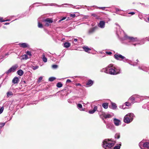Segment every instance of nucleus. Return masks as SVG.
Returning a JSON list of instances; mask_svg holds the SVG:
<instances>
[{
  "label": "nucleus",
  "mask_w": 149,
  "mask_h": 149,
  "mask_svg": "<svg viewBox=\"0 0 149 149\" xmlns=\"http://www.w3.org/2000/svg\"><path fill=\"white\" fill-rule=\"evenodd\" d=\"M101 71L112 75H116L121 72L120 68H115L111 64L109 65L107 67L103 68L101 70Z\"/></svg>",
  "instance_id": "obj_1"
},
{
  "label": "nucleus",
  "mask_w": 149,
  "mask_h": 149,
  "mask_svg": "<svg viewBox=\"0 0 149 149\" xmlns=\"http://www.w3.org/2000/svg\"><path fill=\"white\" fill-rule=\"evenodd\" d=\"M103 147L105 149H112L115 142L111 140L105 139L103 142Z\"/></svg>",
  "instance_id": "obj_2"
},
{
  "label": "nucleus",
  "mask_w": 149,
  "mask_h": 149,
  "mask_svg": "<svg viewBox=\"0 0 149 149\" xmlns=\"http://www.w3.org/2000/svg\"><path fill=\"white\" fill-rule=\"evenodd\" d=\"M134 117V115L133 113H128L124 117V122L127 123H130L132 121Z\"/></svg>",
  "instance_id": "obj_3"
},
{
  "label": "nucleus",
  "mask_w": 149,
  "mask_h": 149,
  "mask_svg": "<svg viewBox=\"0 0 149 149\" xmlns=\"http://www.w3.org/2000/svg\"><path fill=\"white\" fill-rule=\"evenodd\" d=\"M139 146L141 149H149V143L148 142L143 143L141 141L139 143Z\"/></svg>",
  "instance_id": "obj_4"
},
{
  "label": "nucleus",
  "mask_w": 149,
  "mask_h": 149,
  "mask_svg": "<svg viewBox=\"0 0 149 149\" xmlns=\"http://www.w3.org/2000/svg\"><path fill=\"white\" fill-rule=\"evenodd\" d=\"M99 114L100 115V116L101 118H102V117H103L105 118H111L113 116V114H112V115H111V114L106 113L103 112L99 113Z\"/></svg>",
  "instance_id": "obj_5"
},
{
  "label": "nucleus",
  "mask_w": 149,
  "mask_h": 149,
  "mask_svg": "<svg viewBox=\"0 0 149 149\" xmlns=\"http://www.w3.org/2000/svg\"><path fill=\"white\" fill-rule=\"evenodd\" d=\"M125 39L131 42H137L138 43V40L137 38H134L132 37L128 36L126 35H125Z\"/></svg>",
  "instance_id": "obj_6"
},
{
  "label": "nucleus",
  "mask_w": 149,
  "mask_h": 149,
  "mask_svg": "<svg viewBox=\"0 0 149 149\" xmlns=\"http://www.w3.org/2000/svg\"><path fill=\"white\" fill-rule=\"evenodd\" d=\"M18 67V66L17 65H15L13 66L6 72V73L7 74H8L11 72H14Z\"/></svg>",
  "instance_id": "obj_7"
},
{
  "label": "nucleus",
  "mask_w": 149,
  "mask_h": 149,
  "mask_svg": "<svg viewBox=\"0 0 149 149\" xmlns=\"http://www.w3.org/2000/svg\"><path fill=\"white\" fill-rule=\"evenodd\" d=\"M45 25V26H48L49 24L53 22L52 20L48 18L46 19L44 21Z\"/></svg>",
  "instance_id": "obj_8"
},
{
  "label": "nucleus",
  "mask_w": 149,
  "mask_h": 149,
  "mask_svg": "<svg viewBox=\"0 0 149 149\" xmlns=\"http://www.w3.org/2000/svg\"><path fill=\"white\" fill-rule=\"evenodd\" d=\"M115 58L117 59L121 60L123 59H124L125 57L121 55L120 54H116L114 55Z\"/></svg>",
  "instance_id": "obj_9"
},
{
  "label": "nucleus",
  "mask_w": 149,
  "mask_h": 149,
  "mask_svg": "<svg viewBox=\"0 0 149 149\" xmlns=\"http://www.w3.org/2000/svg\"><path fill=\"white\" fill-rule=\"evenodd\" d=\"M113 122L115 125L116 126H118L121 124L120 120L116 118L114 119Z\"/></svg>",
  "instance_id": "obj_10"
},
{
  "label": "nucleus",
  "mask_w": 149,
  "mask_h": 149,
  "mask_svg": "<svg viewBox=\"0 0 149 149\" xmlns=\"http://www.w3.org/2000/svg\"><path fill=\"white\" fill-rule=\"evenodd\" d=\"M19 45L20 46V47L23 48L28 47L29 46V45L26 43H20L19 44Z\"/></svg>",
  "instance_id": "obj_11"
},
{
  "label": "nucleus",
  "mask_w": 149,
  "mask_h": 149,
  "mask_svg": "<svg viewBox=\"0 0 149 149\" xmlns=\"http://www.w3.org/2000/svg\"><path fill=\"white\" fill-rule=\"evenodd\" d=\"M98 26L102 28H104L105 26V22L103 21H100Z\"/></svg>",
  "instance_id": "obj_12"
},
{
  "label": "nucleus",
  "mask_w": 149,
  "mask_h": 149,
  "mask_svg": "<svg viewBox=\"0 0 149 149\" xmlns=\"http://www.w3.org/2000/svg\"><path fill=\"white\" fill-rule=\"evenodd\" d=\"M97 107L95 106L93 109L92 110H89L88 111L89 113L90 114H93L97 110Z\"/></svg>",
  "instance_id": "obj_13"
},
{
  "label": "nucleus",
  "mask_w": 149,
  "mask_h": 149,
  "mask_svg": "<svg viewBox=\"0 0 149 149\" xmlns=\"http://www.w3.org/2000/svg\"><path fill=\"white\" fill-rule=\"evenodd\" d=\"M19 81V79L17 77H15L12 80L14 84H16L18 83Z\"/></svg>",
  "instance_id": "obj_14"
},
{
  "label": "nucleus",
  "mask_w": 149,
  "mask_h": 149,
  "mask_svg": "<svg viewBox=\"0 0 149 149\" xmlns=\"http://www.w3.org/2000/svg\"><path fill=\"white\" fill-rule=\"evenodd\" d=\"M134 96H131L129 99V101L132 102V103H133L135 100Z\"/></svg>",
  "instance_id": "obj_15"
},
{
  "label": "nucleus",
  "mask_w": 149,
  "mask_h": 149,
  "mask_svg": "<svg viewBox=\"0 0 149 149\" xmlns=\"http://www.w3.org/2000/svg\"><path fill=\"white\" fill-rule=\"evenodd\" d=\"M93 81L91 80H89L87 82L86 85L89 86H91L93 84Z\"/></svg>",
  "instance_id": "obj_16"
},
{
  "label": "nucleus",
  "mask_w": 149,
  "mask_h": 149,
  "mask_svg": "<svg viewBox=\"0 0 149 149\" xmlns=\"http://www.w3.org/2000/svg\"><path fill=\"white\" fill-rule=\"evenodd\" d=\"M83 48L84 51L86 52H88V51L91 50L90 48H88V47H84Z\"/></svg>",
  "instance_id": "obj_17"
},
{
  "label": "nucleus",
  "mask_w": 149,
  "mask_h": 149,
  "mask_svg": "<svg viewBox=\"0 0 149 149\" xmlns=\"http://www.w3.org/2000/svg\"><path fill=\"white\" fill-rule=\"evenodd\" d=\"M70 44L68 42H65L64 43V47L66 48H68L70 47Z\"/></svg>",
  "instance_id": "obj_18"
},
{
  "label": "nucleus",
  "mask_w": 149,
  "mask_h": 149,
  "mask_svg": "<svg viewBox=\"0 0 149 149\" xmlns=\"http://www.w3.org/2000/svg\"><path fill=\"white\" fill-rule=\"evenodd\" d=\"M17 73L20 76L22 75L23 74V72L21 70H18L17 72Z\"/></svg>",
  "instance_id": "obj_19"
},
{
  "label": "nucleus",
  "mask_w": 149,
  "mask_h": 149,
  "mask_svg": "<svg viewBox=\"0 0 149 149\" xmlns=\"http://www.w3.org/2000/svg\"><path fill=\"white\" fill-rule=\"evenodd\" d=\"M22 58H21V59L22 60H26L28 59V57L27 54H24L22 56Z\"/></svg>",
  "instance_id": "obj_20"
},
{
  "label": "nucleus",
  "mask_w": 149,
  "mask_h": 149,
  "mask_svg": "<svg viewBox=\"0 0 149 149\" xmlns=\"http://www.w3.org/2000/svg\"><path fill=\"white\" fill-rule=\"evenodd\" d=\"M77 107L80 111H84V110L82 109V105L80 104H77Z\"/></svg>",
  "instance_id": "obj_21"
},
{
  "label": "nucleus",
  "mask_w": 149,
  "mask_h": 149,
  "mask_svg": "<svg viewBox=\"0 0 149 149\" xmlns=\"http://www.w3.org/2000/svg\"><path fill=\"white\" fill-rule=\"evenodd\" d=\"M102 107L105 109H107L108 107V104L107 103H104L102 104Z\"/></svg>",
  "instance_id": "obj_22"
},
{
  "label": "nucleus",
  "mask_w": 149,
  "mask_h": 149,
  "mask_svg": "<svg viewBox=\"0 0 149 149\" xmlns=\"http://www.w3.org/2000/svg\"><path fill=\"white\" fill-rule=\"evenodd\" d=\"M96 27H94L92 28L91 29L89 30V33H93L95 31V30L96 29Z\"/></svg>",
  "instance_id": "obj_23"
},
{
  "label": "nucleus",
  "mask_w": 149,
  "mask_h": 149,
  "mask_svg": "<svg viewBox=\"0 0 149 149\" xmlns=\"http://www.w3.org/2000/svg\"><path fill=\"white\" fill-rule=\"evenodd\" d=\"M42 59L44 62H47V59L45 57L44 54H43L42 55Z\"/></svg>",
  "instance_id": "obj_24"
},
{
  "label": "nucleus",
  "mask_w": 149,
  "mask_h": 149,
  "mask_svg": "<svg viewBox=\"0 0 149 149\" xmlns=\"http://www.w3.org/2000/svg\"><path fill=\"white\" fill-rule=\"evenodd\" d=\"M13 95V94L11 92L8 91L7 93V97H9L10 96L12 95Z\"/></svg>",
  "instance_id": "obj_25"
},
{
  "label": "nucleus",
  "mask_w": 149,
  "mask_h": 149,
  "mask_svg": "<svg viewBox=\"0 0 149 149\" xmlns=\"http://www.w3.org/2000/svg\"><path fill=\"white\" fill-rule=\"evenodd\" d=\"M111 104H112V109H116V108L117 106L116 105V104L115 103H112Z\"/></svg>",
  "instance_id": "obj_26"
},
{
  "label": "nucleus",
  "mask_w": 149,
  "mask_h": 149,
  "mask_svg": "<svg viewBox=\"0 0 149 149\" xmlns=\"http://www.w3.org/2000/svg\"><path fill=\"white\" fill-rule=\"evenodd\" d=\"M115 137L116 138L119 139L120 137V134L119 133L116 134L115 136Z\"/></svg>",
  "instance_id": "obj_27"
},
{
  "label": "nucleus",
  "mask_w": 149,
  "mask_h": 149,
  "mask_svg": "<svg viewBox=\"0 0 149 149\" xmlns=\"http://www.w3.org/2000/svg\"><path fill=\"white\" fill-rule=\"evenodd\" d=\"M62 86V84L60 83L59 82L57 84V86L58 88H60Z\"/></svg>",
  "instance_id": "obj_28"
},
{
  "label": "nucleus",
  "mask_w": 149,
  "mask_h": 149,
  "mask_svg": "<svg viewBox=\"0 0 149 149\" xmlns=\"http://www.w3.org/2000/svg\"><path fill=\"white\" fill-rule=\"evenodd\" d=\"M26 53L27 54V55H28L30 56V57L29 58H30V57L31 56V52L30 51H27L26 52Z\"/></svg>",
  "instance_id": "obj_29"
},
{
  "label": "nucleus",
  "mask_w": 149,
  "mask_h": 149,
  "mask_svg": "<svg viewBox=\"0 0 149 149\" xmlns=\"http://www.w3.org/2000/svg\"><path fill=\"white\" fill-rule=\"evenodd\" d=\"M55 78L54 77H51L49 78V81H52L54 80Z\"/></svg>",
  "instance_id": "obj_30"
},
{
  "label": "nucleus",
  "mask_w": 149,
  "mask_h": 149,
  "mask_svg": "<svg viewBox=\"0 0 149 149\" xmlns=\"http://www.w3.org/2000/svg\"><path fill=\"white\" fill-rule=\"evenodd\" d=\"M38 26L39 28H42L43 27L42 24L40 23L39 22H38Z\"/></svg>",
  "instance_id": "obj_31"
},
{
  "label": "nucleus",
  "mask_w": 149,
  "mask_h": 149,
  "mask_svg": "<svg viewBox=\"0 0 149 149\" xmlns=\"http://www.w3.org/2000/svg\"><path fill=\"white\" fill-rule=\"evenodd\" d=\"M52 67L53 69H56L58 68V65H52Z\"/></svg>",
  "instance_id": "obj_32"
},
{
  "label": "nucleus",
  "mask_w": 149,
  "mask_h": 149,
  "mask_svg": "<svg viewBox=\"0 0 149 149\" xmlns=\"http://www.w3.org/2000/svg\"><path fill=\"white\" fill-rule=\"evenodd\" d=\"M125 105L127 106H129L131 105V103L129 102H126L125 103Z\"/></svg>",
  "instance_id": "obj_33"
},
{
  "label": "nucleus",
  "mask_w": 149,
  "mask_h": 149,
  "mask_svg": "<svg viewBox=\"0 0 149 149\" xmlns=\"http://www.w3.org/2000/svg\"><path fill=\"white\" fill-rule=\"evenodd\" d=\"M4 107H2L0 109V114L1 113L3 110Z\"/></svg>",
  "instance_id": "obj_34"
},
{
  "label": "nucleus",
  "mask_w": 149,
  "mask_h": 149,
  "mask_svg": "<svg viewBox=\"0 0 149 149\" xmlns=\"http://www.w3.org/2000/svg\"><path fill=\"white\" fill-rule=\"evenodd\" d=\"M120 146H117L114 147V149H120Z\"/></svg>",
  "instance_id": "obj_35"
},
{
  "label": "nucleus",
  "mask_w": 149,
  "mask_h": 149,
  "mask_svg": "<svg viewBox=\"0 0 149 149\" xmlns=\"http://www.w3.org/2000/svg\"><path fill=\"white\" fill-rule=\"evenodd\" d=\"M5 123H2L0 124V127H3L5 125Z\"/></svg>",
  "instance_id": "obj_36"
},
{
  "label": "nucleus",
  "mask_w": 149,
  "mask_h": 149,
  "mask_svg": "<svg viewBox=\"0 0 149 149\" xmlns=\"http://www.w3.org/2000/svg\"><path fill=\"white\" fill-rule=\"evenodd\" d=\"M70 16L72 17H74L76 16V15L75 14H70Z\"/></svg>",
  "instance_id": "obj_37"
},
{
  "label": "nucleus",
  "mask_w": 149,
  "mask_h": 149,
  "mask_svg": "<svg viewBox=\"0 0 149 149\" xmlns=\"http://www.w3.org/2000/svg\"><path fill=\"white\" fill-rule=\"evenodd\" d=\"M7 21V20H3V18H0V22H3L5 21Z\"/></svg>",
  "instance_id": "obj_38"
},
{
  "label": "nucleus",
  "mask_w": 149,
  "mask_h": 149,
  "mask_svg": "<svg viewBox=\"0 0 149 149\" xmlns=\"http://www.w3.org/2000/svg\"><path fill=\"white\" fill-rule=\"evenodd\" d=\"M66 17H63V18L61 19H60L59 20V21L60 22L61 21L63 20H64V19H66Z\"/></svg>",
  "instance_id": "obj_39"
},
{
  "label": "nucleus",
  "mask_w": 149,
  "mask_h": 149,
  "mask_svg": "<svg viewBox=\"0 0 149 149\" xmlns=\"http://www.w3.org/2000/svg\"><path fill=\"white\" fill-rule=\"evenodd\" d=\"M42 77H40L39 79H38V81L39 82H40V81H41V80H42Z\"/></svg>",
  "instance_id": "obj_40"
},
{
  "label": "nucleus",
  "mask_w": 149,
  "mask_h": 149,
  "mask_svg": "<svg viewBox=\"0 0 149 149\" xmlns=\"http://www.w3.org/2000/svg\"><path fill=\"white\" fill-rule=\"evenodd\" d=\"M38 66H36V67H34L33 68V69L34 70H36V69H38Z\"/></svg>",
  "instance_id": "obj_41"
},
{
  "label": "nucleus",
  "mask_w": 149,
  "mask_h": 149,
  "mask_svg": "<svg viewBox=\"0 0 149 149\" xmlns=\"http://www.w3.org/2000/svg\"><path fill=\"white\" fill-rule=\"evenodd\" d=\"M74 42H76L75 44H77V39H74Z\"/></svg>",
  "instance_id": "obj_42"
},
{
  "label": "nucleus",
  "mask_w": 149,
  "mask_h": 149,
  "mask_svg": "<svg viewBox=\"0 0 149 149\" xmlns=\"http://www.w3.org/2000/svg\"><path fill=\"white\" fill-rule=\"evenodd\" d=\"M124 59L123 60V61L124 62H126L127 61V60L128 59H126L125 58H125L124 59Z\"/></svg>",
  "instance_id": "obj_43"
},
{
  "label": "nucleus",
  "mask_w": 149,
  "mask_h": 149,
  "mask_svg": "<svg viewBox=\"0 0 149 149\" xmlns=\"http://www.w3.org/2000/svg\"><path fill=\"white\" fill-rule=\"evenodd\" d=\"M128 14H131L132 15H133L135 14V13L132 12H130L128 13Z\"/></svg>",
  "instance_id": "obj_44"
},
{
  "label": "nucleus",
  "mask_w": 149,
  "mask_h": 149,
  "mask_svg": "<svg viewBox=\"0 0 149 149\" xmlns=\"http://www.w3.org/2000/svg\"><path fill=\"white\" fill-rule=\"evenodd\" d=\"M71 81L70 80V79H67V81H66V82L68 83V82H71Z\"/></svg>",
  "instance_id": "obj_45"
},
{
  "label": "nucleus",
  "mask_w": 149,
  "mask_h": 149,
  "mask_svg": "<svg viewBox=\"0 0 149 149\" xmlns=\"http://www.w3.org/2000/svg\"><path fill=\"white\" fill-rule=\"evenodd\" d=\"M107 53L109 54H111V52H107Z\"/></svg>",
  "instance_id": "obj_46"
},
{
  "label": "nucleus",
  "mask_w": 149,
  "mask_h": 149,
  "mask_svg": "<svg viewBox=\"0 0 149 149\" xmlns=\"http://www.w3.org/2000/svg\"><path fill=\"white\" fill-rule=\"evenodd\" d=\"M76 85L77 86H81V85L80 84H79V83H78V84H76Z\"/></svg>",
  "instance_id": "obj_47"
},
{
  "label": "nucleus",
  "mask_w": 149,
  "mask_h": 149,
  "mask_svg": "<svg viewBox=\"0 0 149 149\" xmlns=\"http://www.w3.org/2000/svg\"><path fill=\"white\" fill-rule=\"evenodd\" d=\"M9 24V23H5V25H7V24Z\"/></svg>",
  "instance_id": "obj_48"
},
{
  "label": "nucleus",
  "mask_w": 149,
  "mask_h": 149,
  "mask_svg": "<svg viewBox=\"0 0 149 149\" xmlns=\"http://www.w3.org/2000/svg\"><path fill=\"white\" fill-rule=\"evenodd\" d=\"M102 8V9H104V7H103V8Z\"/></svg>",
  "instance_id": "obj_49"
},
{
  "label": "nucleus",
  "mask_w": 149,
  "mask_h": 149,
  "mask_svg": "<svg viewBox=\"0 0 149 149\" xmlns=\"http://www.w3.org/2000/svg\"><path fill=\"white\" fill-rule=\"evenodd\" d=\"M137 44H134V45L135 46Z\"/></svg>",
  "instance_id": "obj_50"
},
{
  "label": "nucleus",
  "mask_w": 149,
  "mask_h": 149,
  "mask_svg": "<svg viewBox=\"0 0 149 149\" xmlns=\"http://www.w3.org/2000/svg\"><path fill=\"white\" fill-rule=\"evenodd\" d=\"M148 20L149 21V17L148 18Z\"/></svg>",
  "instance_id": "obj_51"
},
{
  "label": "nucleus",
  "mask_w": 149,
  "mask_h": 149,
  "mask_svg": "<svg viewBox=\"0 0 149 149\" xmlns=\"http://www.w3.org/2000/svg\"><path fill=\"white\" fill-rule=\"evenodd\" d=\"M64 38H63V39H62V40H64Z\"/></svg>",
  "instance_id": "obj_52"
},
{
  "label": "nucleus",
  "mask_w": 149,
  "mask_h": 149,
  "mask_svg": "<svg viewBox=\"0 0 149 149\" xmlns=\"http://www.w3.org/2000/svg\"><path fill=\"white\" fill-rule=\"evenodd\" d=\"M92 15H94V14H93Z\"/></svg>",
  "instance_id": "obj_53"
}]
</instances>
